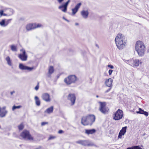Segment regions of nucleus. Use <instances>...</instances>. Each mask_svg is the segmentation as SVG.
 Segmentation results:
<instances>
[{"mask_svg":"<svg viewBox=\"0 0 149 149\" xmlns=\"http://www.w3.org/2000/svg\"><path fill=\"white\" fill-rule=\"evenodd\" d=\"M127 40L125 37L121 34H118L115 39L116 44L118 48L121 50L125 45Z\"/></svg>","mask_w":149,"mask_h":149,"instance_id":"obj_1","label":"nucleus"},{"mask_svg":"<svg viewBox=\"0 0 149 149\" xmlns=\"http://www.w3.org/2000/svg\"><path fill=\"white\" fill-rule=\"evenodd\" d=\"M135 48L139 56L142 57L144 56L146 52V47L143 42L140 41H137Z\"/></svg>","mask_w":149,"mask_h":149,"instance_id":"obj_2","label":"nucleus"},{"mask_svg":"<svg viewBox=\"0 0 149 149\" xmlns=\"http://www.w3.org/2000/svg\"><path fill=\"white\" fill-rule=\"evenodd\" d=\"M95 116L93 114H90L83 117L81 120V123L84 125H91L95 122Z\"/></svg>","mask_w":149,"mask_h":149,"instance_id":"obj_3","label":"nucleus"},{"mask_svg":"<svg viewBox=\"0 0 149 149\" xmlns=\"http://www.w3.org/2000/svg\"><path fill=\"white\" fill-rule=\"evenodd\" d=\"M77 80V77L75 75H70L65 78L64 82L67 85L75 83Z\"/></svg>","mask_w":149,"mask_h":149,"instance_id":"obj_4","label":"nucleus"},{"mask_svg":"<svg viewBox=\"0 0 149 149\" xmlns=\"http://www.w3.org/2000/svg\"><path fill=\"white\" fill-rule=\"evenodd\" d=\"M100 106L99 109V111L103 114H105L108 111L109 109L106 106V103L105 102H100Z\"/></svg>","mask_w":149,"mask_h":149,"instance_id":"obj_5","label":"nucleus"},{"mask_svg":"<svg viewBox=\"0 0 149 149\" xmlns=\"http://www.w3.org/2000/svg\"><path fill=\"white\" fill-rule=\"evenodd\" d=\"M123 116V111L118 109L115 113L113 119L115 120H120L122 118Z\"/></svg>","mask_w":149,"mask_h":149,"instance_id":"obj_6","label":"nucleus"},{"mask_svg":"<svg viewBox=\"0 0 149 149\" xmlns=\"http://www.w3.org/2000/svg\"><path fill=\"white\" fill-rule=\"evenodd\" d=\"M20 136L24 139L29 140H33V138L30 134L29 132L27 130H24L21 134Z\"/></svg>","mask_w":149,"mask_h":149,"instance_id":"obj_7","label":"nucleus"},{"mask_svg":"<svg viewBox=\"0 0 149 149\" xmlns=\"http://www.w3.org/2000/svg\"><path fill=\"white\" fill-rule=\"evenodd\" d=\"M19 69L22 70H27L29 71H31L35 69V68L34 67H29L22 63L19 64Z\"/></svg>","mask_w":149,"mask_h":149,"instance_id":"obj_8","label":"nucleus"},{"mask_svg":"<svg viewBox=\"0 0 149 149\" xmlns=\"http://www.w3.org/2000/svg\"><path fill=\"white\" fill-rule=\"evenodd\" d=\"M68 100L70 101L71 105H74L76 100L75 95L74 93H70L67 97Z\"/></svg>","mask_w":149,"mask_h":149,"instance_id":"obj_9","label":"nucleus"},{"mask_svg":"<svg viewBox=\"0 0 149 149\" xmlns=\"http://www.w3.org/2000/svg\"><path fill=\"white\" fill-rule=\"evenodd\" d=\"M20 51L22 52V54H20L18 56V57L22 61H25L27 60L28 57L27 55L26 54L25 50L22 49Z\"/></svg>","mask_w":149,"mask_h":149,"instance_id":"obj_10","label":"nucleus"},{"mask_svg":"<svg viewBox=\"0 0 149 149\" xmlns=\"http://www.w3.org/2000/svg\"><path fill=\"white\" fill-rule=\"evenodd\" d=\"M76 143L81 144L85 146H92L94 144L92 143L89 142L87 140H80L76 142Z\"/></svg>","mask_w":149,"mask_h":149,"instance_id":"obj_11","label":"nucleus"},{"mask_svg":"<svg viewBox=\"0 0 149 149\" xmlns=\"http://www.w3.org/2000/svg\"><path fill=\"white\" fill-rule=\"evenodd\" d=\"M70 1V0H68L64 4L59 6L58 7V9H61L62 8H63L61 10L64 12H66L67 10V7Z\"/></svg>","mask_w":149,"mask_h":149,"instance_id":"obj_12","label":"nucleus"},{"mask_svg":"<svg viewBox=\"0 0 149 149\" xmlns=\"http://www.w3.org/2000/svg\"><path fill=\"white\" fill-rule=\"evenodd\" d=\"M127 129V126H125L122 127V129L120 130V132L119 133L118 136V139L121 138L122 136L124 135L126 132Z\"/></svg>","mask_w":149,"mask_h":149,"instance_id":"obj_13","label":"nucleus"},{"mask_svg":"<svg viewBox=\"0 0 149 149\" xmlns=\"http://www.w3.org/2000/svg\"><path fill=\"white\" fill-rule=\"evenodd\" d=\"M42 97V99L46 102H49L51 100L50 95L48 93L43 94Z\"/></svg>","mask_w":149,"mask_h":149,"instance_id":"obj_14","label":"nucleus"},{"mask_svg":"<svg viewBox=\"0 0 149 149\" xmlns=\"http://www.w3.org/2000/svg\"><path fill=\"white\" fill-rule=\"evenodd\" d=\"M81 5V3H79L76 5L74 8L72 9V15H74L77 13Z\"/></svg>","mask_w":149,"mask_h":149,"instance_id":"obj_15","label":"nucleus"},{"mask_svg":"<svg viewBox=\"0 0 149 149\" xmlns=\"http://www.w3.org/2000/svg\"><path fill=\"white\" fill-rule=\"evenodd\" d=\"M113 82V80L111 78H109L106 80L105 84L107 86L112 87Z\"/></svg>","mask_w":149,"mask_h":149,"instance_id":"obj_16","label":"nucleus"},{"mask_svg":"<svg viewBox=\"0 0 149 149\" xmlns=\"http://www.w3.org/2000/svg\"><path fill=\"white\" fill-rule=\"evenodd\" d=\"M96 132V130L94 129H86L85 130V133L88 134H92Z\"/></svg>","mask_w":149,"mask_h":149,"instance_id":"obj_17","label":"nucleus"},{"mask_svg":"<svg viewBox=\"0 0 149 149\" xmlns=\"http://www.w3.org/2000/svg\"><path fill=\"white\" fill-rule=\"evenodd\" d=\"M81 13L82 17L85 19H86L88 17L89 14L88 11L84 10H83L81 11Z\"/></svg>","mask_w":149,"mask_h":149,"instance_id":"obj_18","label":"nucleus"},{"mask_svg":"<svg viewBox=\"0 0 149 149\" xmlns=\"http://www.w3.org/2000/svg\"><path fill=\"white\" fill-rule=\"evenodd\" d=\"M8 111L7 110H5L4 111H3L1 110V107H0V117L3 118L5 117Z\"/></svg>","mask_w":149,"mask_h":149,"instance_id":"obj_19","label":"nucleus"},{"mask_svg":"<svg viewBox=\"0 0 149 149\" xmlns=\"http://www.w3.org/2000/svg\"><path fill=\"white\" fill-rule=\"evenodd\" d=\"M141 63V62H140L138 59H133V66H138L139 64Z\"/></svg>","mask_w":149,"mask_h":149,"instance_id":"obj_20","label":"nucleus"},{"mask_svg":"<svg viewBox=\"0 0 149 149\" xmlns=\"http://www.w3.org/2000/svg\"><path fill=\"white\" fill-rule=\"evenodd\" d=\"M26 29L28 31H29L32 29H35V26H34V24H27L26 26Z\"/></svg>","mask_w":149,"mask_h":149,"instance_id":"obj_21","label":"nucleus"},{"mask_svg":"<svg viewBox=\"0 0 149 149\" xmlns=\"http://www.w3.org/2000/svg\"><path fill=\"white\" fill-rule=\"evenodd\" d=\"M54 108L53 106H51L50 107L44 111V113L48 114H50L52 113L53 111Z\"/></svg>","mask_w":149,"mask_h":149,"instance_id":"obj_22","label":"nucleus"},{"mask_svg":"<svg viewBox=\"0 0 149 149\" xmlns=\"http://www.w3.org/2000/svg\"><path fill=\"white\" fill-rule=\"evenodd\" d=\"M35 100L36 104L37 106H39L40 104V102L38 97L36 96L35 97Z\"/></svg>","mask_w":149,"mask_h":149,"instance_id":"obj_23","label":"nucleus"},{"mask_svg":"<svg viewBox=\"0 0 149 149\" xmlns=\"http://www.w3.org/2000/svg\"><path fill=\"white\" fill-rule=\"evenodd\" d=\"M6 60L7 61V64L8 65L10 66H11L12 65L11 61V60L9 56H7L6 58Z\"/></svg>","mask_w":149,"mask_h":149,"instance_id":"obj_24","label":"nucleus"},{"mask_svg":"<svg viewBox=\"0 0 149 149\" xmlns=\"http://www.w3.org/2000/svg\"><path fill=\"white\" fill-rule=\"evenodd\" d=\"M54 71L53 67L52 66H50L49 69V73L50 74L48 75V77H50V74H52Z\"/></svg>","mask_w":149,"mask_h":149,"instance_id":"obj_25","label":"nucleus"},{"mask_svg":"<svg viewBox=\"0 0 149 149\" xmlns=\"http://www.w3.org/2000/svg\"><path fill=\"white\" fill-rule=\"evenodd\" d=\"M124 61L127 63L132 66L133 59H130L128 60H125Z\"/></svg>","mask_w":149,"mask_h":149,"instance_id":"obj_26","label":"nucleus"},{"mask_svg":"<svg viewBox=\"0 0 149 149\" xmlns=\"http://www.w3.org/2000/svg\"><path fill=\"white\" fill-rule=\"evenodd\" d=\"M0 25L2 27H6L7 26L6 23L5 19H2L0 22Z\"/></svg>","mask_w":149,"mask_h":149,"instance_id":"obj_27","label":"nucleus"},{"mask_svg":"<svg viewBox=\"0 0 149 149\" xmlns=\"http://www.w3.org/2000/svg\"><path fill=\"white\" fill-rule=\"evenodd\" d=\"M11 50L13 51L16 52L17 51V48L16 47L13 45H11Z\"/></svg>","mask_w":149,"mask_h":149,"instance_id":"obj_28","label":"nucleus"},{"mask_svg":"<svg viewBox=\"0 0 149 149\" xmlns=\"http://www.w3.org/2000/svg\"><path fill=\"white\" fill-rule=\"evenodd\" d=\"M139 111H136V113H137L142 114L143 113L144 111L141 108H139Z\"/></svg>","mask_w":149,"mask_h":149,"instance_id":"obj_29","label":"nucleus"},{"mask_svg":"<svg viewBox=\"0 0 149 149\" xmlns=\"http://www.w3.org/2000/svg\"><path fill=\"white\" fill-rule=\"evenodd\" d=\"M21 107V106L19 105L18 106H16L15 105H14L12 107V110H14L16 109H19Z\"/></svg>","mask_w":149,"mask_h":149,"instance_id":"obj_30","label":"nucleus"},{"mask_svg":"<svg viewBox=\"0 0 149 149\" xmlns=\"http://www.w3.org/2000/svg\"><path fill=\"white\" fill-rule=\"evenodd\" d=\"M24 125L22 124H20L18 126V129L20 130H22L24 128Z\"/></svg>","mask_w":149,"mask_h":149,"instance_id":"obj_31","label":"nucleus"},{"mask_svg":"<svg viewBox=\"0 0 149 149\" xmlns=\"http://www.w3.org/2000/svg\"><path fill=\"white\" fill-rule=\"evenodd\" d=\"M41 25L40 24H34V26H35V29L40 27L41 26Z\"/></svg>","mask_w":149,"mask_h":149,"instance_id":"obj_32","label":"nucleus"},{"mask_svg":"<svg viewBox=\"0 0 149 149\" xmlns=\"http://www.w3.org/2000/svg\"><path fill=\"white\" fill-rule=\"evenodd\" d=\"M11 20V19H9L6 20V23L7 26L8 25L9 23H10Z\"/></svg>","mask_w":149,"mask_h":149,"instance_id":"obj_33","label":"nucleus"},{"mask_svg":"<svg viewBox=\"0 0 149 149\" xmlns=\"http://www.w3.org/2000/svg\"><path fill=\"white\" fill-rule=\"evenodd\" d=\"M142 114H144L146 116H148V113L147 111H144L143 113Z\"/></svg>","mask_w":149,"mask_h":149,"instance_id":"obj_34","label":"nucleus"},{"mask_svg":"<svg viewBox=\"0 0 149 149\" xmlns=\"http://www.w3.org/2000/svg\"><path fill=\"white\" fill-rule=\"evenodd\" d=\"M55 136H50L48 138V140H50L55 138Z\"/></svg>","mask_w":149,"mask_h":149,"instance_id":"obj_35","label":"nucleus"},{"mask_svg":"<svg viewBox=\"0 0 149 149\" xmlns=\"http://www.w3.org/2000/svg\"><path fill=\"white\" fill-rule=\"evenodd\" d=\"M39 83L38 82V83L37 85H36V86L35 87V89L36 90V91H37L38 90L39 88Z\"/></svg>","mask_w":149,"mask_h":149,"instance_id":"obj_36","label":"nucleus"},{"mask_svg":"<svg viewBox=\"0 0 149 149\" xmlns=\"http://www.w3.org/2000/svg\"><path fill=\"white\" fill-rule=\"evenodd\" d=\"M48 124V122H42L41 123V126H44L45 125L47 124Z\"/></svg>","mask_w":149,"mask_h":149,"instance_id":"obj_37","label":"nucleus"},{"mask_svg":"<svg viewBox=\"0 0 149 149\" xmlns=\"http://www.w3.org/2000/svg\"><path fill=\"white\" fill-rule=\"evenodd\" d=\"M111 88L112 87H109V88L104 93H107L108 92H109L110 91V90L111 89Z\"/></svg>","mask_w":149,"mask_h":149,"instance_id":"obj_38","label":"nucleus"},{"mask_svg":"<svg viewBox=\"0 0 149 149\" xmlns=\"http://www.w3.org/2000/svg\"><path fill=\"white\" fill-rule=\"evenodd\" d=\"M108 66L111 69H113L114 68L113 66L111 65H108Z\"/></svg>","mask_w":149,"mask_h":149,"instance_id":"obj_39","label":"nucleus"},{"mask_svg":"<svg viewBox=\"0 0 149 149\" xmlns=\"http://www.w3.org/2000/svg\"><path fill=\"white\" fill-rule=\"evenodd\" d=\"M113 72V70H109V75H111L112 72Z\"/></svg>","mask_w":149,"mask_h":149,"instance_id":"obj_40","label":"nucleus"},{"mask_svg":"<svg viewBox=\"0 0 149 149\" xmlns=\"http://www.w3.org/2000/svg\"><path fill=\"white\" fill-rule=\"evenodd\" d=\"M63 132V131L62 130H60L58 132V133L59 134H61Z\"/></svg>","mask_w":149,"mask_h":149,"instance_id":"obj_41","label":"nucleus"},{"mask_svg":"<svg viewBox=\"0 0 149 149\" xmlns=\"http://www.w3.org/2000/svg\"><path fill=\"white\" fill-rule=\"evenodd\" d=\"M63 19L64 20H65V21H67V22H69V21L68 20V19H66L64 17H63Z\"/></svg>","mask_w":149,"mask_h":149,"instance_id":"obj_42","label":"nucleus"},{"mask_svg":"<svg viewBox=\"0 0 149 149\" xmlns=\"http://www.w3.org/2000/svg\"><path fill=\"white\" fill-rule=\"evenodd\" d=\"M3 10H1L0 11V14L1 16L3 15Z\"/></svg>","mask_w":149,"mask_h":149,"instance_id":"obj_43","label":"nucleus"},{"mask_svg":"<svg viewBox=\"0 0 149 149\" xmlns=\"http://www.w3.org/2000/svg\"><path fill=\"white\" fill-rule=\"evenodd\" d=\"M6 108V107L5 106L1 108L2 110H5Z\"/></svg>","mask_w":149,"mask_h":149,"instance_id":"obj_44","label":"nucleus"},{"mask_svg":"<svg viewBox=\"0 0 149 149\" xmlns=\"http://www.w3.org/2000/svg\"><path fill=\"white\" fill-rule=\"evenodd\" d=\"M64 0H58V2L60 3H61Z\"/></svg>","mask_w":149,"mask_h":149,"instance_id":"obj_45","label":"nucleus"},{"mask_svg":"<svg viewBox=\"0 0 149 149\" xmlns=\"http://www.w3.org/2000/svg\"><path fill=\"white\" fill-rule=\"evenodd\" d=\"M15 93V92L14 91H11L10 92V94L11 95H12L13 93Z\"/></svg>","mask_w":149,"mask_h":149,"instance_id":"obj_46","label":"nucleus"},{"mask_svg":"<svg viewBox=\"0 0 149 149\" xmlns=\"http://www.w3.org/2000/svg\"><path fill=\"white\" fill-rule=\"evenodd\" d=\"M41 147L40 146H39L38 148H35V149H40Z\"/></svg>","mask_w":149,"mask_h":149,"instance_id":"obj_47","label":"nucleus"},{"mask_svg":"<svg viewBox=\"0 0 149 149\" xmlns=\"http://www.w3.org/2000/svg\"><path fill=\"white\" fill-rule=\"evenodd\" d=\"M75 25L76 26H77V25H79V24L77 23H76L75 24Z\"/></svg>","mask_w":149,"mask_h":149,"instance_id":"obj_48","label":"nucleus"},{"mask_svg":"<svg viewBox=\"0 0 149 149\" xmlns=\"http://www.w3.org/2000/svg\"><path fill=\"white\" fill-rule=\"evenodd\" d=\"M96 46L98 48H99V46L97 45V44H96Z\"/></svg>","mask_w":149,"mask_h":149,"instance_id":"obj_49","label":"nucleus"},{"mask_svg":"<svg viewBox=\"0 0 149 149\" xmlns=\"http://www.w3.org/2000/svg\"><path fill=\"white\" fill-rule=\"evenodd\" d=\"M3 15H4L5 16V15H6V14H3Z\"/></svg>","mask_w":149,"mask_h":149,"instance_id":"obj_50","label":"nucleus"},{"mask_svg":"<svg viewBox=\"0 0 149 149\" xmlns=\"http://www.w3.org/2000/svg\"><path fill=\"white\" fill-rule=\"evenodd\" d=\"M96 97H99L97 95H96Z\"/></svg>","mask_w":149,"mask_h":149,"instance_id":"obj_51","label":"nucleus"}]
</instances>
